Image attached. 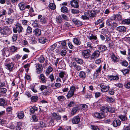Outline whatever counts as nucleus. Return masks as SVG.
I'll return each mask as SVG.
<instances>
[{"label":"nucleus","mask_w":130,"mask_h":130,"mask_svg":"<svg viewBox=\"0 0 130 130\" xmlns=\"http://www.w3.org/2000/svg\"><path fill=\"white\" fill-rule=\"evenodd\" d=\"M79 76L80 78L84 79L86 77V75L85 72L81 71L79 72Z\"/></svg>","instance_id":"obj_24"},{"label":"nucleus","mask_w":130,"mask_h":130,"mask_svg":"<svg viewBox=\"0 0 130 130\" xmlns=\"http://www.w3.org/2000/svg\"><path fill=\"white\" fill-rule=\"evenodd\" d=\"M47 41V39L44 37H41L39 39V42L42 44L45 43Z\"/></svg>","instance_id":"obj_32"},{"label":"nucleus","mask_w":130,"mask_h":130,"mask_svg":"<svg viewBox=\"0 0 130 130\" xmlns=\"http://www.w3.org/2000/svg\"><path fill=\"white\" fill-rule=\"evenodd\" d=\"M109 77L110 79L113 80H117L119 79V77L117 76L110 75Z\"/></svg>","instance_id":"obj_39"},{"label":"nucleus","mask_w":130,"mask_h":130,"mask_svg":"<svg viewBox=\"0 0 130 130\" xmlns=\"http://www.w3.org/2000/svg\"><path fill=\"white\" fill-rule=\"evenodd\" d=\"M56 20L57 23H61L62 21V19L61 16L59 15L56 17Z\"/></svg>","instance_id":"obj_37"},{"label":"nucleus","mask_w":130,"mask_h":130,"mask_svg":"<svg viewBox=\"0 0 130 130\" xmlns=\"http://www.w3.org/2000/svg\"><path fill=\"white\" fill-rule=\"evenodd\" d=\"M45 60L43 56L40 57L38 58V60L41 63H43Z\"/></svg>","instance_id":"obj_54"},{"label":"nucleus","mask_w":130,"mask_h":130,"mask_svg":"<svg viewBox=\"0 0 130 130\" xmlns=\"http://www.w3.org/2000/svg\"><path fill=\"white\" fill-rule=\"evenodd\" d=\"M71 67H74V69L77 71L81 70L82 69L81 66L77 65L75 62H72L71 63Z\"/></svg>","instance_id":"obj_6"},{"label":"nucleus","mask_w":130,"mask_h":130,"mask_svg":"<svg viewBox=\"0 0 130 130\" xmlns=\"http://www.w3.org/2000/svg\"><path fill=\"white\" fill-rule=\"evenodd\" d=\"M102 66L100 65L99 67L97 68L96 70V74H98L101 71Z\"/></svg>","instance_id":"obj_48"},{"label":"nucleus","mask_w":130,"mask_h":130,"mask_svg":"<svg viewBox=\"0 0 130 130\" xmlns=\"http://www.w3.org/2000/svg\"><path fill=\"white\" fill-rule=\"evenodd\" d=\"M72 21L74 24L77 25H81L80 22L76 19H73Z\"/></svg>","instance_id":"obj_30"},{"label":"nucleus","mask_w":130,"mask_h":130,"mask_svg":"<svg viewBox=\"0 0 130 130\" xmlns=\"http://www.w3.org/2000/svg\"><path fill=\"white\" fill-rule=\"evenodd\" d=\"M10 52L8 50H6L5 51L3 50L2 51V55L6 57H8L10 55Z\"/></svg>","instance_id":"obj_26"},{"label":"nucleus","mask_w":130,"mask_h":130,"mask_svg":"<svg viewBox=\"0 0 130 130\" xmlns=\"http://www.w3.org/2000/svg\"><path fill=\"white\" fill-rule=\"evenodd\" d=\"M31 99L32 102H35L37 101L38 97L36 96H32L31 98Z\"/></svg>","instance_id":"obj_41"},{"label":"nucleus","mask_w":130,"mask_h":130,"mask_svg":"<svg viewBox=\"0 0 130 130\" xmlns=\"http://www.w3.org/2000/svg\"><path fill=\"white\" fill-rule=\"evenodd\" d=\"M74 60L78 63L79 64H83L84 63L83 61L81 59L76 58H75Z\"/></svg>","instance_id":"obj_28"},{"label":"nucleus","mask_w":130,"mask_h":130,"mask_svg":"<svg viewBox=\"0 0 130 130\" xmlns=\"http://www.w3.org/2000/svg\"><path fill=\"white\" fill-rule=\"evenodd\" d=\"M6 104L5 100L3 98L0 99V106H4Z\"/></svg>","instance_id":"obj_33"},{"label":"nucleus","mask_w":130,"mask_h":130,"mask_svg":"<svg viewBox=\"0 0 130 130\" xmlns=\"http://www.w3.org/2000/svg\"><path fill=\"white\" fill-rule=\"evenodd\" d=\"M67 53V51L65 50H62L60 53V54L63 56H64Z\"/></svg>","instance_id":"obj_59"},{"label":"nucleus","mask_w":130,"mask_h":130,"mask_svg":"<svg viewBox=\"0 0 130 130\" xmlns=\"http://www.w3.org/2000/svg\"><path fill=\"white\" fill-rule=\"evenodd\" d=\"M94 116L95 117L100 119L104 118L105 117V115H104L103 113H100L98 112L95 113Z\"/></svg>","instance_id":"obj_13"},{"label":"nucleus","mask_w":130,"mask_h":130,"mask_svg":"<svg viewBox=\"0 0 130 130\" xmlns=\"http://www.w3.org/2000/svg\"><path fill=\"white\" fill-rule=\"evenodd\" d=\"M65 98V97L62 95L59 96L57 98L58 100L60 101H62L64 100Z\"/></svg>","instance_id":"obj_64"},{"label":"nucleus","mask_w":130,"mask_h":130,"mask_svg":"<svg viewBox=\"0 0 130 130\" xmlns=\"http://www.w3.org/2000/svg\"><path fill=\"white\" fill-rule=\"evenodd\" d=\"M90 50L88 49L83 50L81 52V54L84 58L88 59L90 57Z\"/></svg>","instance_id":"obj_4"},{"label":"nucleus","mask_w":130,"mask_h":130,"mask_svg":"<svg viewBox=\"0 0 130 130\" xmlns=\"http://www.w3.org/2000/svg\"><path fill=\"white\" fill-rule=\"evenodd\" d=\"M121 3L122 4L121 8L123 10H125L128 9L130 7L128 4L125 2H122Z\"/></svg>","instance_id":"obj_11"},{"label":"nucleus","mask_w":130,"mask_h":130,"mask_svg":"<svg viewBox=\"0 0 130 130\" xmlns=\"http://www.w3.org/2000/svg\"><path fill=\"white\" fill-rule=\"evenodd\" d=\"M13 19L11 18H8L6 19L5 23L7 24H9L13 23Z\"/></svg>","instance_id":"obj_29"},{"label":"nucleus","mask_w":130,"mask_h":130,"mask_svg":"<svg viewBox=\"0 0 130 130\" xmlns=\"http://www.w3.org/2000/svg\"><path fill=\"white\" fill-rule=\"evenodd\" d=\"M23 29L21 24L17 23L15 24V27L13 28V30L14 33H16L18 32L19 33L22 32Z\"/></svg>","instance_id":"obj_1"},{"label":"nucleus","mask_w":130,"mask_h":130,"mask_svg":"<svg viewBox=\"0 0 130 130\" xmlns=\"http://www.w3.org/2000/svg\"><path fill=\"white\" fill-rule=\"evenodd\" d=\"M38 19H40V21L41 24H45L47 23V18L44 17H42L41 15H39L38 16Z\"/></svg>","instance_id":"obj_5"},{"label":"nucleus","mask_w":130,"mask_h":130,"mask_svg":"<svg viewBox=\"0 0 130 130\" xmlns=\"http://www.w3.org/2000/svg\"><path fill=\"white\" fill-rule=\"evenodd\" d=\"M35 86L34 85H31L30 86V88L34 92H37V91L36 89H35Z\"/></svg>","instance_id":"obj_55"},{"label":"nucleus","mask_w":130,"mask_h":130,"mask_svg":"<svg viewBox=\"0 0 130 130\" xmlns=\"http://www.w3.org/2000/svg\"><path fill=\"white\" fill-rule=\"evenodd\" d=\"M73 42L75 44L78 45H80L81 43V42L79 39L76 38L74 39Z\"/></svg>","instance_id":"obj_25"},{"label":"nucleus","mask_w":130,"mask_h":130,"mask_svg":"<svg viewBox=\"0 0 130 130\" xmlns=\"http://www.w3.org/2000/svg\"><path fill=\"white\" fill-rule=\"evenodd\" d=\"M5 67L9 71V72H11L13 70L14 64L12 62H11L10 64Z\"/></svg>","instance_id":"obj_14"},{"label":"nucleus","mask_w":130,"mask_h":130,"mask_svg":"<svg viewBox=\"0 0 130 130\" xmlns=\"http://www.w3.org/2000/svg\"><path fill=\"white\" fill-rule=\"evenodd\" d=\"M33 32L35 35L37 36H39L41 34L40 30L38 28L35 29L33 31Z\"/></svg>","instance_id":"obj_23"},{"label":"nucleus","mask_w":130,"mask_h":130,"mask_svg":"<svg viewBox=\"0 0 130 130\" xmlns=\"http://www.w3.org/2000/svg\"><path fill=\"white\" fill-rule=\"evenodd\" d=\"M6 14V11L4 9L0 11V17H1L3 15H5Z\"/></svg>","instance_id":"obj_52"},{"label":"nucleus","mask_w":130,"mask_h":130,"mask_svg":"<svg viewBox=\"0 0 130 130\" xmlns=\"http://www.w3.org/2000/svg\"><path fill=\"white\" fill-rule=\"evenodd\" d=\"M88 39L90 40H96L97 39V37L95 36H94L93 35H92L91 36H89L88 37Z\"/></svg>","instance_id":"obj_60"},{"label":"nucleus","mask_w":130,"mask_h":130,"mask_svg":"<svg viewBox=\"0 0 130 130\" xmlns=\"http://www.w3.org/2000/svg\"><path fill=\"white\" fill-rule=\"evenodd\" d=\"M99 48L101 52H103L107 49V47L105 45H100L99 46Z\"/></svg>","instance_id":"obj_31"},{"label":"nucleus","mask_w":130,"mask_h":130,"mask_svg":"<svg viewBox=\"0 0 130 130\" xmlns=\"http://www.w3.org/2000/svg\"><path fill=\"white\" fill-rule=\"evenodd\" d=\"M88 16V17L89 16L92 17H93L95 16V12L93 11H89L87 12L86 13Z\"/></svg>","instance_id":"obj_22"},{"label":"nucleus","mask_w":130,"mask_h":130,"mask_svg":"<svg viewBox=\"0 0 130 130\" xmlns=\"http://www.w3.org/2000/svg\"><path fill=\"white\" fill-rule=\"evenodd\" d=\"M38 110V108L36 107L33 106L30 108V111L31 113H33L35 111H37Z\"/></svg>","instance_id":"obj_35"},{"label":"nucleus","mask_w":130,"mask_h":130,"mask_svg":"<svg viewBox=\"0 0 130 130\" xmlns=\"http://www.w3.org/2000/svg\"><path fill=\"white\" fill-rule=\"evenodd\" d=\"M59 76L60 78H62L63 77H67L68 75L66 72L64 71H61L59 73Z\"/></svg>","instance_id":"obj_17"},{"label":"nucleus","mask_w":130,"mask_h":130,"mask_svg":"<svg viewBox=\"0 0 130 130\" xmlns=\"http://www.w3.org/2000/svg\"><path fill=\"white\" fill-rule=\"evenodd\" d=\"M78 107L79 109L83 110L87 109L88 107V106L86 104H81Z\"/></svg>","instance_id":"obj_34"},{"label":"nucleus","mask_w":130,"mask_h":130,"mask_svg":"<svg viewBox=\"0 0 130 130\" xmlns=\"http://www.w3.org/2000/svg\"><path fill=\"white\" fill-rule=\"evenodd\" d=\"M17 117L20 119H22L24 117V114L23 111H18L17 113Z\"/></svg>","instance_id":"obj_20"},{"label":"nucleus","mask_w":130,"mask_h":130,"mask_svg":"<svg viewBox=\"0 0 130 130\" xmlns=\"http://www.w3.org/2000/svg\"><path fill=\"white\" fill-rule=\"evenodd\" d=\"M85 45L86 47L90 49H92L93 48L92 43L89 42H86L85 44Z\"/></svg>","instance_id":"obj_21"},{"label":"nucleus","mask_w":130,"mask_h":130,"mask_svg":"<svg viewBox=\"0 0 130 130\" xmlns=\"http://www.w3.org/2000/svg\"><path fill=\"white\" fill-rule=\"evenodd\" d=\"M122 65L124 66H127L128 64V62L126 60H123L121 63Z\"/></svg>","instance_id":"obj_53"},{"label":"nucleus","mask_w":130,"mask_h":130,"mask_svg":"<svg viewBox=\"0 0 130 130\" xmlns=\"http://www.w3.org/2000/svg\"><path fill=\"white\" fill-rule=\"evenodd\" d=\"M108 108L106 107H102L100 108L101 113H103L105 115V113L108 112Z\"/></svg>","instance_id":"obj_19"},{"label":"nucleus","mask_w":130,"mask_h":130,"mask_svg":"<svg viewBox=\"0 0 130 130\" xmlns=\"http://www.w3.org/2000/svg\"><path fill=\"white\" fill-rule=\"evenodd\" d=\"M100 86L101 88V91L102 92H106L108 91L109 88V87L107 85V86H105L103 84L100 85Z\"/></svg>","instance_id":"obj_8"},{"label":"nucleus","mask_w":130,"mask_h":130,"mask_svg":"<svg viewBox=\"0 0 130 130\" xmlns=\"http://www.w3.org/2000/svg\"><path fill=\"white\" fill-rule=\"evenodd\" d=\"M79 109L78 108V107H74L72 109V114L74 115L77 112V111Z\"/></svg>","instance_id":"obj_44"},{"label":"nucleus","mask_w":130,"mask_h":130,"mask_svg":"<svg viewBox=\"0 0 130 130\" xmlns=\"http://www.w3.org/2000/svg\"><path fill=\"white\" fill-rule=\"evenodd\" d=\"M11 31L8 26L4 27L1 29V32L4 35H8L11 33Z\"/></svg>","instance_id":"obj_2"},{"label":"nucleus","mask_w":130,"mask_h":130,"mask_svg":"<svg viewBox=\"0 0 130 130\" xmlns=\"http://www.w3.org/2000/svg\"><path fill=\"white\" fill-rule=\"evenodd\" d=\"M48 7L50 9L53 10L55 9L56 8V6L55 4L52 3H51L49 4Z\"/></svg>","instance_id":"obj_38"},{"label":"nucleus","mask_w":130,"mask_h":130,"mask_svg":"<svg viewBox=\"0 0 130 130\" xmlns=\"http://www.w3.org/2000/svg\"><path fill=\"white\" fill-rule=\"evenodd\" d=\"M107 101L110 103H112L114 102L115 101V99L113 98L108 97L107 99Z\"/></svg>","instance_id":"obj_56"},{"label":"nucleus","mask_w":130,"mask_h":130,"mask_svg":"<svg viewBox=\"0 0 130 130\" xmlns=\"http://www.w3.org/2000/svg\"><path fill=\"white\" fill-rule=\"evenodd\" d=\"M112 125L114 127H117L120 125L121 122L119 120H115L113 122Z\"/></svg>","instance_id":"obj_15"},{"label":"nucleus","mask_w":130,"mask_h":130,"mask_svg":"<svg viewBox=\"0 0 130 130\" xmlns=\"http://www.w3.org/2000/svg\"><path fill=\"white\" fill-rule=\"evenodd\" d=\"M111 57L112 60L115 62H116L119 61V59L116 57L113 54L111 55Z\"/></svg>","instance_id":"obj_27"},{"label":"nucleus","mask_w":130,"mask_h":130,"mask_svg":"<svg viewBox=\"0 0 130 130\" xmlns=\"http://www.w3.org/2000/svg\"><path fill=\"white\" fill-rule=\"evenodd\" d=\"M36 72L38 74H39L42 71L41 64H38L36 66Z\"/></svg>","instance_id":"obj_18"},{"label":"nucleus","mask_w":130,"mask_h":130,"mask_svg":"<svg viewBox=\"0 0 130 130\" xmlns=\"http://www.w3.org/2000/svg\"><path fill=\"white\" fill-rule=\"evenodd\" d=\"M40 79L41 80L43 83H46V80L45 79V76L43 74H41L40 75Z\"/></svg>","instance_id":"obj_46"},{"label":"nucleus","mask_w":130,"mask_h":130,"mask_svg":"<svg viewBox=\"0 0 130 130\" xmlns=\"http://www.w3.org/2000/svg\"><path fill=\"white\" fill-rule=\"evenodd\" d=\"M122 22L124 24H129L130 23V19H127L124 20L122 21Z\"/></svg>","instance_id":"obj_50"},{"label":"nucleus","mask_w":130,"mask_h":130,"mask_svg":"<svg viewBox=\"0 0 130 130\" xmlns=\"http://www.w3.org/2000/svg\"><path fill=\"white\" fill-rule=\"evenodd\" d=\"M80 119L79 116H76L72 119V122L74 124H77L79 123L80 122Z\"/></svg>","instance_id":"obj_12"},{"label":"nucleus","mask_w":130,"mask_h":130,"mask_svg":"<svg viewBox=\"0 0 130 130\" xmlns=\"http://www.w3.org/2000/svg\"><path fill=\"white\" fill-rule=\"evenodd\" d=\"M116 30L121 32H125L126 31V28L123 26H121L117 28Z\"/></svg>","instance_id":"obj_16"},{"label":"nucleus","mask_w":130,"mask_h":130,"mask_svg":"<svg viewBox=\"0 0 130 130\" xmlns=\"http://www.w3.org/2000/svg\"><path fill=\"white\" fill-rule=\"evenodd\" d=\"M76 90L75 87L73 86L70 88L67 94V97L68 98H70L72 97L74 95V92Z\"/></svg>","instance_id":"obj_3"},{"label":"nucleus","mask_w":130,"mask_h":130,"mask_svg":"<svg viewBox=\"0 0 130 130\" xmlns=\"http://www.w3.org/2000/svg\"><path fill=\"white\" fill-rule=\"evenodd\" d=\"M119 118L122 121H125L127 120V118L124 115H119Z\"/></svg>","instance_id":"obj_47"},{"label":"nucleus","mask_w":130,"mask_h":130,"mask_svg":"<svg viewBox=\"0 0 130 130\" xmlns=\"http://www.w3.org/2000/svg\"><path fill=\"white\" fill-rule=\"evenodd\" d=\"M91 128L93 130H99V129L98 127L96 126L91 125Z\"/></svg>","instance_id":"obj_57"},{"label":"nucleus","mask_w":130,"mask_h":130,"mask_svg":"<svg viewBox=\"0 0 130 130\" xmlns=\"http://www.w3.org/2000/svg\"><path fill=\"white\" fill-rule=\"evenodd\" d=\"M46 126V125L43 122H40L38 127L39 128H43Z\"/></svg>","instance_id":"obj_45"},{"label":"nucleus","mask_w":130,"mask_h":130,"mask_svg":"<svg viewBox=\"0 0 130 130\" xmlns=\"http://www.w3.org/2000/svg\"><path fill=\"white\" fill-rule=\"evenodd\" d=\"M7 91V89L4 88H0V92L1 93H5Z\"/></svg>","instance_id":"obj_62"},{"label":"nucleus","mask_w":130,"mask_h":130,"mask_svg":"<svg viewBox=\"0 0 130 130\" xmlns=\"http://www.w3.org/2000/svg\"><path fill=\"white\" fill-rule=\"evenodd\" d=\"M78 0H72L70 2L71 6L75 8H78L79 7Z\"/></svg>","instance_id":"obj_10"},{"label":"nucleus","mask_w":130,"mask_h":130,"mask_svg":"<svg viewBox=\"0 0 130 130\" xmlns=\"http://www.w3.org/2000/svg\"><path fill=\"white\" fill-rule=\"evenodd\" d=\"M19 6L20 9L21 10H23L25 9H29L30 8V5H26L25 6L23 3H19Z\"/></svg>","instance_id":"obj_7"},{"label":"nucleus","mask_w":130,"mask_h":130,"mask_svg":"<svg viewBox=\"0 0 130 130\" xmlns=\"http://www.w3.org/2000/svg\"><path fill=\"white\" fill-rule=\"evenodd\" d=\"M115 19L117 18L118 20H120L121 18V16L120 14H117L113 16Z\"/></svg>","instance_id":"obj_63"},{"label":"nucleus","mask_w":130,"mask_h":130,"mask_svg":"<svg viewBox=\"0 0 130 130\" xmlns=\"http://www.w3.org/2000/svg\"><path fill=\"white\" fill-rule=\"evenodd\" d=\"M100 52L98 50L95 51L91 56V59L96 58L99 57Z\"/></svg>","instance_id":"obj_9"},{"label":"nucleus","mask_w":130,"mask_h":130,"mask_svg":"<svg viewBox=\"0 0 130 130\" xmlns=\"http://www.w3.org/2000/svg\"><path fill=\"white\" fill-rule=\"evenodd\" d=\"M124 86L125 88L128 89L130 88V82L125 83L124 84Z\"/></svg>","instance_id":"obj_58"},{"label":"nucleus","mask_w":130,"mask_h":130,"mask_svg":"<svg viewBox=\"0 0 130 130\" xmlns=\"http://www.w3.org/2000/svg\"><path fill=\"white\" fill-rule=\"evenodd\" d=\"M10 60L9 58H8L4 62V65L5 66L10 64Z\"/></svg>","instance_id":"obj_49"},{"label":"nucleus","mask_w":130,"mask_h":130,"mask_svg":"<svg viewBox=\"0 0 130 130\" xmlns=\"http://www.w3.org/2000/svg\"><path fill=\"white\" fill-rule=\"evenodd\" d=\"M61 11L63 13H67L68 12V9L65 6L62 7L61 9Z\"/></svg>","instance_id":"obj_42"},{"label":"nucleus","mask_w":130,"mask_h":130,"mask_svg":"<svg viewBox=\"0 0 130 130\" xmlns=\"http://www.w3.org/2000/svg\"><path fill=\"white\" fill-rule=\"evenodd\" d=\"M63 27L65 29H67L70 28V26L68 23L65 22L64 25Z\"/></svg>","instance_id":"obj_40"},{"label":"nucleus","mask_w":130,"mask_h":130,"mask_svg":"<svg viewBox=\"0 0 130 130\" xmlns=\"http://www.w3.org/2000/svg\"><path fill=\"white\" fill-rule=\"evenodd\" d=\"M71 11L72 13L73 14L78 13L80 12V11L78 10L75 9H71Z\"/></svg>","instance_id":"obj_43"},{"label":"nucleus","mask_w":130,"mask_h":130,"mask_svg":"<svg viewBox=\"0 0 130 130\" xmlns=\"http://www.w3.org/2000/svg\"><path fill=\"white\" fill-rule=\"evenodd\" d=\"M17 49V47L14 46H12L10 48V50L12 52H15Z\"/></svg>","instance_id":"obj_51"},{"label":"nucleus","mask_w":130,"mask_h":130,"mask_svg":"<svg viewBox=\"0 0 130 130\" xmlns=\"http://www.w3.org/2000/svg\"><path fill=\"white\" fill-rule=\"evenodd\" d=\"M122 72L124 75H125L128 73L129 72V70L128 69H126L123 70L122 71Z\"/></svg>","instance_id":"obj_61"},{"label":"nucleus","mask_w":130,"mask_h":130,"mask_svg":"<svg viewBox=\"0 0 130 130\" xmlns=\"http://www.w3.org/2000/svg\"><path fill=\"white\" fill-rule=\"evenodd\" d=\"M53 117L55 119L58 120H60L61 118V117L59 115H57L55 113H54L52 114Z\"/></svg>","instance_id":"obj_36"}]
</instances>
